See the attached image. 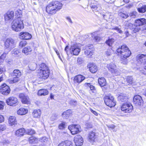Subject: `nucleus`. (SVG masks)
Returning a JSON list of instances; mask_svg holds the SVG:
<instances>
[{
  "label": "nucleus",
  "mask_w": 146,
  "mask_h": 146,
  "mask_svg": "<svg viewBox=\"0 0 146 146\" xmlns=\"http://www.w3.org/2000/svg\"><path fill=\"white\" fill-rule=\"evenodd\" d=\"M69 103L74 106H76L77 105L76 101L73 100H70L69 102Z\"/></svg>",
  "instance_id": "55"
},
{
  "label": "nucleus",
  "mask_w": 146,
  "mask_h": 146,
  "mask_svg": "<svg viewBox=\"0 0 146 146\" xmlns=\"http://www.w3.org/2000/svg\"><path fill=\"white\" fill-rule=\"evenodd\" d=\"M137 16V13L135 11H133L129 13L128 17L130 16L132 18H135Z\"/></svg>",
  "instance_id": "41"
},
{
  "label": "nucleus",
  "mask_w": 146,
  "mask_h": 146,
  "mask_svg": "<svg viewBox=\"0 0 146 146\" xmlns=\"http://www.w3.org/2000/svg\"><path fill=\"white\" fill-rule=\"evenodd\" d=\"M4 105V103L3 102L0 101V110L3 109Z\"/></svg>",
  "instance_id": "56"
},
{
  "label": "nucleus",
  "mask_w": 146,
  "mask_h": 146,
  "mask_svg": "<svg viewBox=\"0 0 146 146\" xmlns=\"http://www.w3.org/2000/svg\"><path fill=\"white\" fill-rule=\"evenodd\" d=\"M28 110L27 109L21 108L18 110L17 113L18 115H23L26 114L28 112Z\"/></svg>",
  "instance_id": "26"
},
{
  "label": "nucleus",
  "mask_w": 146,
  "mask_h": 146,
  "mask_svg": "<svg viewBox=\"0 0 146 146\" xmlns=\"http://www.w3.org/2000/svg\"><path fill=\"white\" fill-rule=\"evenodd\" d=\"M41 113L39 109H36L34 110L33 114L34 117H38L40 115Z\"/></svg>",
  "instance_id": "34"
},
{
  "label": "nucleus",
  "mask_w": 146,
  "mask_h": 146,
  "mask_svg": "<svg viewBox=\"0 0 146 146\" xmlns=\"http://www.w3.org/2000/svg\"><path fill=\"white\" fill-rule=\"evenodd\" d=\"M9 123L11 126L17 123L15 117L14 116H10L9 119Z\"/></svg>",
  "instance_id": "28"
},
{
  "label": "nucleus",
  "mask_w": 146,
  "mask_h": 146,
  "mask_svg": "<svg viewBox=\"0 0 146 146\" xmlns=\"http://www.w3.org/2000/svg\"><path fill=\"white\" fill-rule=\"evenodd\" d=\"M109 71L113 74L118 75L120 74L118 69L114 64L111 63L107 64L106 66Z\"/></svg>",
  "instance_id": "6"
},
{
  "label": "nucleus",
  "mask_w": 146,
  "mask_h": 146,
  "mask_svg": "<svg viewBox=\"0 0 146 146\" xmlns=\"http://www.w3.org/2000/svg\"><path fill=\"white\" fill-rule=\"evenodd\" d=\"M122 18L124 19L127 18L128 17V15L122 12H120L118 14Z\"/></svg>",
  "instance_id": "45"
},
{
  "label": "nucleus",
  "mask_w": 146,
  "mask_h": 146,
  "mask_svg": "<svg viewBox=\"0 0 146 146\" xmlns=\"http://www.w3.org/2000/svg\"><path fill=\"white\" fill-rule=\"evenodd\" d=\"M113 52V50L111 48L107 49L105 52V54L107 56H109Z\"/></svg>",
  "instance_id": "46"
},
{
  "label": "nucleus",
  "mask_w": 146,
  "mask_h": 146,
  "mask_svg": "<svg viewBox=\"0 0 146 146\" xmlns=\"http://www.w3.org/2000/svg\"><path fill=\"white\" fill-rule=\"evenodd\" d=\"M72 111L71 110H68L64 112L62 114V116L64 117H68L70 116L72 113Z\"/></svg>",
  "instance_id": "33"
},
{
  "label": "nucleus",
  "mask_w": 146,
  "mask_h": 146,
  "mask_svg": "<svg viewBox=\"0 0 146 146\" xmlns=\"http://www.w3.org/2000/svg\"><path fill=\"white\" fill-rule=\"evenodd\" d=\"M38 73L39 78L42 79H45L49 77L50 74L49 68L44 63L40 65Z\"/></svg>",
  "instance_id": "2"
},
{
  "label": "nucleus",
  "mask_w": 146,
  "mask_h": 146,
  "mask_svg": "<svg viewBox=\"0 0 146 146\" xmlns=\"http://www.w3.org/2000/svg\"><path fill=\"white\" fill-rule=\"evenodd\" d=\"M80 51V49L77 44L72 45L70 49V53L74 55H78Z\"/></svg>",
  "instance_id": "9"
},
{
  "label": "nucleus",
  "mask_w": 146,
  "mask_h": 146,
  "mask_svg": "<svg viewBox=\"0 0 146 146\" xmlns=\"http://www.w3.org/2000/svg\"><path fill=\"white\" fill-rule=\"evenodd\" d=\"M4 121V117L3 115H0V123H1Z\"/></svg>",
  "instance_id": "62"
},
{
  "label": "nucleus",
  "mask_w": 146,
  "mask_h": 146,
  "mask_svg": "<svg viewBox=\"0 0 146 146\" xmlns=\"http://www.w3.org/2000/svg\"><path fill=\"white\" fill-rule=\"evenodd\" d=\"M115 42V40L113 38H109L106 42L107 44L110 46H111L114 42Z\"/></svg>",
  "instance_id": "39"
},
{
  "label": "nucleus",
  "mask_w": 146,
  "mask_h": 146,
  "mask_svg": "<svg viewBox=\"0 0 146 146\" xmlns=\"http://www.w3.org/2000/svg\"><path fill=\"white\" fill-rule=\"evenodd\" d=\"M88 137L90 142H93L95 138V133L92 131L90 132L88 134Z\"/></svg>",
  "instance_id": "24"
},
{
  "label": "nucleus",
  "mask_w": 146,
  "mask_h": 146,
  "mask_svg": "<svg viewBox=\"0 0 146 146\" xmlns=\"http://www.w3.org/2000/svg\"><path fill=\"white\" fill-rule=\"evenodd\" d=\"M14 12L12 11H8L4 15L5 20L8 21L13 19L14 17Z\"/></svg>",
  "instance_id": "18"
},
{
  "label": "nucleus",
  "mask_w": 146,
  "mask_h": 146,
  "mask_svg": "<svg viewBox=\"0 0 146 146\" xmlns=\"http://www.w3.org/2000/svg\"><path fill=\"white\" fill-rule=\"evenodd\" d=\"M19 37L22 39L29 40L31 38L32 36L28 32H21L19 34Z\"/></svg>",
  "instance_id": "17"
},
{
  "label": "nucleus",
  "mask_w": 146,
  "mask_h": 146,
  "mask_svg": "<svg viewBox=\"0 0 146 146\" xmlns=\"http://www.w3.org/2000/svg\"><path fill=\"white\" fill-rule=\"evenodd\" d=\"M86 125L88 128H91L92 127V125L90 123H87Z\"/></svg>",
  "instance_id": "61"
},
{
  "label": "nucleus",
  "mask_w": 146,
  "mask_h": 146,
  "mask_svg": "<svg viewBox=\"0 0 146 146\" xmlns=\"http://www.w3.org/2000/svg\"><path fill=\"white\" fill-rule=\"evenodd\" d=\"M135 23L139 26L145 25L146 24V19L143 18L138 19L135 21Z\"/></svg>",
  "instance_id": "20"
},
{
  "label": "nucleus",
  "mask_w": 146,
  "mask_h": 146,
  "mask_svg": "<svg viewBox=\"0 0 146 146\" xmlns=\"http://www.w3.org/2000/svg\"><path fill=\"white\" fill-rule=\"evenodd\" d=\"M116 52L118 55L121 56V59L127 58L131 54V51L125 45H123L117 49Z\"/></svg>",
  "instance_id": "3"
},
{
  "label": "nucleus",
  "mask_w": 146,
  "mask_h": 146,
  "mask_svg": "<svg viewBox=\"0 0 146 146\" xmlns=\"http://www.w3.org/2000/svg\"><path fill=\"white\" fill-rule=\"evenodd\" d=\"M25 132L29 135H31L35 133V131L32 129H27L25 131Z\"/></svg>",
  "instance_id": "44"
},
{
  "label": "nucleus",
  "mask_w": 146,
  "mask_h": 146,
  "mask_svg": "<svg viewBox=\"0 0 146 146\" xmlns=\"http://www.w3.org/2000/svg\"><path fill=\"white\" fill-rule=\"evenodd\" d=\"M36 64L35 63L30 64L29 66V68L31 70H34L36 69Z\"/></svg>",
  "instance_id": "42"
},
{
  "label": "nucleus",
  "mask_w": 146,
  "mask_h": 146,
  "mask_svg": "<svg viewBox=\"0 0 146 146\" xmlns=\"http://www.w3.org/2000/svg\"><path fill=\"white\" fill-rule=\"evenodd\" d=\"M7 128L6 126L4 124L0 125V132L5 130Z\"/></svg>",
  "instance_id": "47"
},
{
  "label": "nucleus",
  "mask_w": 146,
  "mask_h": 146,
  "mask_svg": "<svg viewBox=\"0 0 146 146\" xmlns=\"http://www.w3.org/2000/svg\"><path fill=\"white\" fill-rule=\"evenodd\" d=\"M133 109V106L131 104H123L121 107V110L125 113H130Z\"/></svg>",
  "instance_id": "10"
},
{
  "label": "nucleus",
  "mask_w": 146,
  "mask_h": 146,
  "mask_svg": "<svg viewBox=\"0 0 146 146\" xmlns=\"http://www.w3.org/2000/svg\"><path fill=\"white\" fill-rule=\"evenodd\" d=\"M62 6V4L57 1L50 2L46 7V12L49 14H54L60 9Z\"/></svg>",
  "instance_id": "1"
},
{
  "label": "nucleus",
  "mask_w": 146,
  "mask_h": 146,
  "mask_svg": "<svg viewBox=\"0 0 146 146\" xmlns=\"http://www.w3.org/2000/svg\"><path fill=\"white\" fill-rule=\"evenodd\" d=\"M19 97L22 102L24 104H29L30 103L29 99L27 96L23 93L20 94Z\"/></svg>",
  "instance_id": "15"
},
{
  "label": "nucleus",
  "mask_w": 146,
  "mask_h": 146,
  "mask_svg": "<svg viewBox=\"0 0 146 146\" xmlns=\"http://www.w3.org/2000/svg\"><path fill=\"white\" fill-rule=\"evenodd\" d=\"M7 104L11 106H15L17 104L18 100L17 98L14 97H11L6 100Z\"/></svg>",
  "instance_id": "12"
},
{
  "label": "nucleus",
  "mask_w": 146,
  "mask_h": 146,
  "mask_svg": "<svg viewBox=\"0 0 146 146\" xmlns=\"http://www.w3.org/2000/svg\"><path fill=\"white\" fill-rule=\"evenodd\" d=\"M107 126L108 128H110L111 129H113L115 127V126L113 125H107Z\"/></svg>",
  "instance_id": "59"
},
{
  "label": "nucleus",
  "mask_w": 146,
  "mask_h": 146,
  "mask_svg": "<svg viewBox=\"0 0 146 146\" xmlns=\"http://www.w3.org/2000/svg\"><path fill=\"white\" fill-rule=\"evenodd\" d=\"M19 77H14L13 80L10 81V82L11 84H13L17 82L19 80Z\"/></svg>",
  "instance_id": "50"
},
{
  "label": "nucleus",
  "mask_w": 146,
  "mask_h": 146,
  "mask_svg": "<svg viewBox=\"0 0 146 146\" xmlns=\"http://www.w3.org/2000/svg\"><path fill=\"white\" fill-rule=\"evenodd\" d=\"M10 90L9 87L5 84H3L0 87V92L4 95L8 94L10 93Z\"/></svg>",
  "instance_id": "11"
},
{
  "label": "nucleus",
  "mask_w": 146,
  "mask_h": 146,
  "mask_svg": "<svg viewBox=\"0 0 146 146\" xmlns=\"http://www.w3.org/2000/svg\"><path fill=\"white\" fill-rule=\"evenodd\" d=\"M25 132V130L24 128H21L17 130L15 132V135L17 136L21 137L23 136Z\"/></svg>",
  "instance_id": "23"
},
{
  "label": "nucleus",
  "mask_w": 146,
  "mask_h": 146,
  "mask_svg": "<svg viewBox=\"0 0 146 146\" xmlns=\"http://www.w3.org/2000/svg\"><path fill=\"white\" fill-rule=\"evenodd\" d=\"M127 98V97L125 95L122 94H121L118 97V100L121 102L126 101Z\"/></svg>",
  "instance_id": "35"
},
{
  "label": "nucleus",
  "mask_w": 146,
  "mask_h": 146,
  "mask_svg": "<svg viewBox=\"0 0 146 146\" xmlns=\"http://www.w3.org/2000/svg\"><path fill=\"white\" fill-rule=\"evenodd\" d=\"M68 48H69V46L67 45L65 47V49H64V50L66 52V53L68 55H69V54H68V52H67V51H68L67 50H68Z\"/></svg>",
  "instance_id": "63"
},
{
  "label": "nucleus",
  "mask_w": 146,
  "mask_h": 146,
  "mask_svg": "<svg viewBox=\"0 0 146 146\" xmlns=\"http://www.w3.org/2000/svg\"><path fill=\"white\" fill-rule=\"evenodd\" d=\"M92 39L95 41H99L100 38L98 35L95 32L92 34Z\"/></svg>",
  "instance_id": "31"
},
{
  "label": "nucleus",
  "mask_w": 146,
  "mask_h": 146,
  "mask_svg": "<svg viewBox=\"0 0 146 146\" xmlns=\"http://www.w3.org/2000/svg\"><path fill=\"white\" fill-rule=\"evenodd\" d=\"M74 141L76 146H81L83 144V139L80 135H76L74 137Z\"/></svg>",
  "instance_id": "13"
},
{
  "label": "nucleus",
  "mask_w": 146,
  "mask_h": 146,
  "mask_svg": "<svg viewBox=\"0 0 146 146\" xmlns=\"http://www.w3.org/2000/svg\"><path fill=\"white\" fill-rule=\"evenodd\" d=\"M137 58L138 61L141 63H144L146 62V55L141 54L137 55Z\"/></svg>",
  "instance_id": "19"
},
{
  "label": "nucleus",
  "mask_w": 146,
  "mask_h": 146,
  "mask_svg": "<svg viewBox=\"0 0 146 146\" xmlns=\"http://www.w3.org/2000/svg\"><path fill=\"white\" fill-rule=\"evenodd\" d=\"M133 101L134 104L137 106L141 105L143 102L141 97L139 95H137L134 96Z\"/></svg>",
  "instance_id": "14"
},
{
  "label": "nucleus",
  "mask_w": 146,
  "mask_h": 146,
  "mask_svg": "<svg viewBox=\"0 0 146 146\" xmlns=\"http://www.w3.org/2000/svg\"><path fill=\"white\" fill-rule=\"evenodd\" d=\"M84 54L88 58H91L93 55V52L91 51L89 46L86 47V49L84 50Z\"/></svg>",
  "instance_id": "22"
},
{
  "label": "nucleus",
  "mask_w": 146,
  "mask_h": 146,
  "mask_svg": "<svg viewBox=\"0 0 146 146\" xmlns=\"http://www.w3.org/2000/svg\"><path fill=\"white\" fill-rule=\"evenodd\" d=\"M122 59L123 60L121 61V63L124 64H127L128 63V61L127 58H124Z\"/></svg>",
  "instance_id": "58"
},
{
  "label": "nucleus",
  "mask_w": 146,
  "mask_h": 146,
  "mask_svg": "<svg viewBox=\"0 0 146 146\" xmlns=\"http://www.w3.org/2000/svg\"><path fill=\"white\" fill-rule=\"evenodd\" d=\"M112 29L117 31L119 33L121 34L122 33V31L117 27H115L113 28Z\"/></svg>",
  "instance_id": "52"
},
{
  "label": "nucleus",
  "mask_w": 146,
  "mask_h": 146,
  "mask_svg": "<svg viewBox=\"0 0 146 146\" xmlns=\"http://www.w3.org/2000/svg\"><path fill=\"white\" fill-rule=\"evenodd\" d=\"M139 29L140 28L139 26L137 25H136V26H135V27L133 28V29L132 30H133V31H134L135 33L139 31Z\"/></svg>",
  "instance_id": "53"
},
{
  "label": "nucleus",
  "mask_w": 146,
  "mask_h": 146,
  "mask_svg": "<svg viewBox=\"0 0 146 146\" xmlns=\"http://www.w3.org/2000/svg\"><path fill=\"white\" fill-rule=\"evenodd\" d=\"M32 49L30 46H27L24 48L22 50V52L26 55L29 54L32 51Z\"/></svg>",
  "instance_id": "30"
},
{
  "label": "nucleus",
  "mask_w": 146,
  "mask_h": 146,
  "mask_svg": "<svg viewBox=\"0 0 146 146\" xmlns=\"http://www.w3.org/2000/svg\"><path fill=\"white\" fill-rule=\"evenodd\" d=\"M91 7L93 11L97 10L98 8L97 6L95 5H93L91 6Z\"/></svg>",
  "instance_id": "57"
},
{
  "label": "nucleus",
  "mask_w": 146,
  "mask_h": 146,
  "mask_svg": "<svg viewBox=\"0 0 146 146\" xmlns=\"http://www.w3.org/2000/svg\"><path fill=\"white\" fill-rule=\"evenodd\" d=\"M98 82L101 87L104 86L106 84V80L103 77L99 78L98 79Z\"/></svg>",
  "instance_id": "27"
},
{
  "label": "nucleus",
  "mask_w": 146,
  "mask_h": 146,
  "mask_svg": "<svg viewBox=\"0 0 146 146\" xmlns=\"http://www.w3.org/2000/svg\"><path fill=\"white\" fill-rule=\"evenodd\" d=\"M29 141L30 143H37L38 142V139L34 137H31L29 138Z\"/></svg>",
  "instance_id": "38"
},
{
  "label": "nucleus",
  "mask_w": 146,
  "mask_h": 146,
  "mask_svg": "<svg viewBox=\"0 0 146 146\" xmlns=\"http://www.w3.org/2000/svg\"><path fill=\"white\" fill-rule=\"evenodd\" d=\"M13 76L15 77H20L21 74V73L20 71L18 69H16L14 70L13 71Z\"/></svg>",
  "instance_id": "40"
},
{
  "label": "nucleus",
  "mask_w": 146,
  "mask_h": 146,
  "mask_svg": "<svg viewBox=\"0 0 146 146\" xmlns=\"http://www.w3.org/2000/svg\"><path fill=\"white\" fill-rule=\"evenodd\" d=\"M88 66L90 71L92 73H95L98 70L97 66L94 64L90 63L88 65Z\"/></svg>",
  "instance_id": "21"
},
{
  "label": "nucleus",
  "mask_w": 146,
  "mask_h": 146,
  "mask_svg": "<svg viewBox=\"0 0 146 146\" xmlns=\"http://www.w3.org/2000/svg\"><path fill=\"white\" fill-rule=\"evenodd\" d=\"M69 129L71 131L72 135H75L79 133L80 131L81 128L78 125H72L69 126Z\"/></svg>",
  "instance_id": "8"
},
{
  "label": "nucleus",
  "mask_w": 146,
  "mask_h": 146,
  "mask_svg": "<svg viewBox=\"0 0 146 146\" xmlns=\"http://www.w3.org/2000/svg\"><path fill=\"white\" fill-rule=\"evenodd\" d=\"M12 24V29L16 32L20 31L24 28V25L23 21L21 20L19 18L14 20Z\"/></svg>",
  "instance_id": "4"
},
{
  "label": "nucleus",
  "mask_w": 146,
  "mask_h": 146,
  "mask_svg": "<svg viewBox=\"0 0 146 146\" xmlns=\"http://www.w3.org/2000/svg\"><path fill=\"white\" fill-rule=\"evenodd\" d=\"M15 40L11 38H7L5 42V48L9 50H11L15 45Z\"/></svg>",
  "instance_id": "7"
},
{
  "label": "nucleus",
  "mask_w": 146,
  "mask_h": 146,
  "mask_svg": "<svg viewBox=\"0 0 146 146\" xmlns=\"http://www.w3.org/2000/svg\"><path fill=\"white\" fill-rule=\"evenodd\" d=\"M48 91L46 89H43L38 91V96H45L48 94Z\"/></svg>",
  "instance_id": "29"
},
{
  "label": "nucleus",
  "mask_w": 146,
  "mask_h": 146,
  "mask_svg": "<svg viewBox=\"0 0 146 146\" xmlns=\"http://www.w3.org/2000/svg\"><path fill=\"white\" fill-rule=\"evenodd\" d=\"M138 11L141 13H143L146 11V5L142 6L141 7L137 9Z\"/></svg>",
  "instance_id": "37"
},
{
  "label": "nucleus",
  "mask_w": 146,
  "mask_h": 146,
  "mask_svg": "<svg viewBox=\"0 0 146 146\" xmlns=\"http://www.w3.org/2000/svg\"><path fill=\"white\" fill-rule=\"evenodd\" d=\"M124 25L126 28H129L131 30H133V28L135 27V25H133L128 21H125V22Z\"/></svg>",
  "instance_id": "25"
},
{
  "label": "nucleus",
  "mask_w": 146,
  "mask_h": 146,
  "mask_svg": "<svg viewBox=\"0 0 146 146\" xmlns=\"http://www.w3.org/2000/svg\"><path fill=\"white\" fill-rule=\"evenodd\" d=\"M5 71V68L0 67V74L2 73Z\"/></svg>",
  "instance_id": "64"
},
{
  "label": "nucleus",
  "mask_w": 146,
  "mask_h": 146,
  "mask_svg": "<svg viewBox=\"0 0 146 146\" xmlns=\"http://www.w3.org/2000/svg\"><path fill=\"white\" fill-rule=\"evenodd\" d=\"M105 103L108 106L111 108L114 107L116 102L114 100L113 96L111 94H108L104 98Z\"/></svg>",
  "instance_id": "5"
},
{
  "label": "nucleus",
  "mask_w": 146,
  "mask_h": 146,
  "mask_svg": "<svg viewBox=\"0 0 146 146\" xmlns=\"http://www.w3.org/2000/svg\"><path fill=\"white\" fill-rule=\"evenodd\" d=\"M27 44V42L24 40H23L21 41L19 44V46L20 47H22L25 46Z\"/></svg>",
  "instance_id": "49"
},
{
  "label": "nucleus",
  "mask_w": 146,
  "mask_h": 146,
  "mask_svg": "<svg viewBox=\"0 0 146 146\" xmlns=\"http://www.w3.org/2000/svg\"><path fill=\"white\" fill-rule=\"evenodd\" d=\"M19 53V50L17 49H15L12 51V53L15 55H18Z\"/></svg>",
  "instance_id": "54"
},
{
  "label": "nucleus",
  "mask_w": 146,
  "mask_h": 146,
  "mask_svg": "<svg viewBox=\"0 0 146 146\" xmlns=\"http://www.w3.org/2000/svg\"><path fill=\"white\" fill-rule=\"evenodd\" d=\"M7 54V52H4L0 56V64L3 62Z\"/></svg>",
  "instance_id": "36"
},
{
  "label": "nucleus",
  "mask_w": 146,
  "mask_h": 146,
  "mask_svg": "<svg viewBox=\"0 0 146 146\" xmlns=\"http://www.w3.org/2000/svg\"><path fill=\"white\" fill-rule=\"evenodd\" d=\"M58 146H72L71 141H66L59 144Z\"/></svg>",
  "instance_id": "32"
},
{
  "label": "nucleus",
  "mask_w": 146,
  "mask_h": 146,
  "mask_svg": "<svg viewBox=\"0 0 146 146\" xmlns=\"http://www.w3.org/2000/svg\"><path fill=\"white\" fill-rule=\"evenodd\" d=\"M126 80L128 85L131 84L133 83V78L131 76H128L126 78Z\"/></svg>",
  "instance_id": "43"
},
{
  "label": "nucleus",
  "mask_w": 146,
  "mask_h": 146,
  "mask_svg": "<svg viewBox=\"0 0 146 146\" xmlns=\"http://www.w3.org/2000/svg\"><path fill=\"white\" fill-rule=\"evenodd\" d=\"M66 125V123L64 122H62L61 123L59 124L58 126V128L60 129H63L65 128Z\"/></svg>",
  "instance_id": "51"
},
{
  "label": "nucleus",
  "mask_w": 146,
  "mask_h": 146,
  "mask_svg": "<svg viewBox=\"0 0 146 146\" xmlns=\"http://www.w3.org/2000/svg\"><path fill=\"white\" fill-rule=\"evenodd\" d=\"M87 84L89 87L91 91L92 92H90V93H91L94 92V91H95L94 87L92 85H91L90 84H89V83H87Z\"/></svg>",
  "instance_id": "48"
},
{
  "label": "nucleus",
  "mask_w": 146,
  "mask_h": 146,
  "mask_svg": "<svg viewBox=\"0 0 146 146\" xmlns=\"http://www.w3.org/2000/svg\"><path fill=\"white\" fill-rule=\"evenodd\" d=\"M90 111L95 115L96 116H97L98 115V113L95 111L93 110L91 108L90 109Z\"/></svg>",
  "instance_id": "60"
},
{
  "label": "nucleus",
  "mask_w": 146,
  "mask_h": 146,
  "mask_svg": "<svg viewBox=\"0 0 146 146\" xmlns=\"http://www.w3.org/2000/svg\"><path fill=\"white\" fill-rule=\"evenodd\" d=\"M85 79V77L82 75H78L75 76L74 78V83L79 84Z\"/></svg>",
  "instance_id": "16"
}]
</instances>
